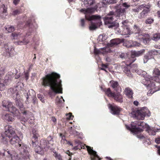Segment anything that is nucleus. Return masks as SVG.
<instances>
[{
    "label": "nucleus",
    "mask_w": 160,
    "mask_h": 160,
    "mask_svg": "<svg viewBox=\"0 0 160 160\" xmlns=\"http://www.w3.org/2000/svg\"><path fill=\"white\" fill-rule=\"evenodd\" d=\"M60 77L59 74L54 72L48 74L42 78V85L44 87L49 86L55 93H62V81L58 80Z\"/></svg>",
    "instance_id": "1"
},
{
    "label": "nucleus",
    "mask_w": 160,
    "mask_h": 160,
    "mask_svg": "<svg viewBox=\"0 0 160 160\" xmlns=\"http://www.w3.org/2000/svg\"><path fill=\"white\" fill-rule=\"evenodd\" d=\"M13 137L10 140L11 144L15 147L18 148L22 153H23L25 155L28 156L29 153L28 150L29 148H28L26 145L22 144L20 143L19 139L18 137L16 135L12 137Z\"/></svg>",
    "instance_id": "2"
},
{
    "label": "nucleus",
    "mask_w": 160,
    "mask_h": 160,
    "mask_svg": "<svg viewBox=\"0 0 160 160\" xmlns=\"http://www.w3.org/2000/svg\"><path fill=\"white\" fill-rule=\"evenodd\" d=\"M151 80H153L156 82L160 83V79L158 76H156L152 78L151 77L150 79L149 80L145 81H147V82L144 83V84L146 86L147 88L149 89V91L148 92L147 94L148 96L150 95L149 94H152L154 92L160 90V88H159L157 87H155V84L154 82H151Z\"/></svg>",
    "instance_id": "3"
},
{
    "label": "nucleus",
    "mask_w": 160,
    "mask_h": 160,
    "mask_svg": "<svg viewBox=\"0 0 160 160\" xmlns=\"http://www.w3.org/2000/svg\"><path fill=\"white\" fill-rule=\"evenodd\" d=\"M116 14H114V12L111 11L104 18V23L108 28L115 29L118 27V24L115 22L116 19Z\"/></svg>",
    "instance_id": "4"
},
{
    "label": "nucleus",
    "mask_w": 160,
    "mask_h": 160,
    "mask_svg": "<svg viewBox=\"0 0 160 160\" xmlns=\"http://www.w3.org/2000/svg\"><path fill=\"white\" fill-rule=\"evenodd\" d=\"M95 9L93 8H88L87 9L83 8L80 10V12L83 13L85 14L86 19L89 21L97 20L100 21L101 17L100 15H92L90 16L88 14L92 13L94 12Z\"/></svg>",
    "instance_id": "5"
},
{
    "label": "nucleus",
    "mask_w": 160,
    "mask_h": 160,
    "mask_svg": "<svg viewBox=\"0 0 160 160\" xmlns=\"http://www.w3.org/2000/svg\"><path fill=\"white\" fill-rule=\"evenodd\" d=\"M144 124L145 125V123L143 122L136 121L132 123L131 127L127 125H126V127L128 129L130 130L132 132L136 134L138 132H140L142 131V129L138 128V127L141 126L143 127Z\"/></svg>",
    "instance_id": "6"
},
{
    "label": "nucleus",
    "mask_w": 160,
    "mask_h": 160,
    "mask_svg": "<svg viewBox=\"0 0 160 160\" xmlns=\"http://www.w3.org/2000/svg\"><path fill=\"white\" fill-rule=\"evenodd\" d=\"M4 48L3 55L7 58L12 57L16 54L14 47L9 43L5 44Z\"/></svg>",
    "instance_id": "7"
},
{
    "label": "nucleus",
    "mask_w": 160,
    "mask_h": 160,
    "mask_svg": "<svg viewBox=\"0 0 160 160\" xmlns=\"http://www.w3.org/2000/svg\"><path fill=\"white\" fill-rule=\"evenodd\" d=\"M10 90L12 92V96L13 98L16 100L15 103L16 105L19 108H22L23 105L22 103V100L20 98L19 94L17 91L16 88L10 89Z\"/></svg>",
    "instance_id": "8"
},
{
    "label": "nucleus",
    "mask_w": 160,
    "mask_h": 160,
    "mask_svg": "<svg viewBox=\"0 0 160 160\" xmlns=\"http://www.w3.org/2000/svg\"><path fill=\"white\" fill-rule=\"evenodd\" d=\"M48 142L45 140H41L40 142V145L42 149L45 151H48L53 144L52 138L49 136L47 138Z\"/></svg>",
    "instance_id": "9"
},
{
    "label": "nucleus",
    "mask_w": 160,
    "mask_h": 160,
    "mask_svg": "<svg viewBox=\"0 0 160 160\" xmlns=\"http://www.w3.org/2000/svg\"><path fill=\"white\" fill-rule=\"evenodd\" d=\"M148 112L149 111L146 108H144L143 109L138 111L136 112H132L131 114H134V117L137 119L143 120L146 116L147 115L148 117L150 116V114L148 113Z\"/></svg>",
    "instance_id": "10"
},
{
    "label": "nucleus",
    "mask_w": 160,
    "mask_h": 160,
    "mask_svg": "<svg viewBox=\"0 0 160 160\" xmlns=\"http://www.w3.org/2000/svg\"><path fill=\"white\" fill-rule=\"evenodd\" d=\"M145 50L144 49L140 51H132L131 54V57L127 58V61L129 62V63L127 65H130L136 60L134 58L136 57H138L142 55L144 53Z\"/></svg>",
    "instance_id": "11"
},
{
    "label": "nucleus",
    "mask_w": 160,
    "mask_h": 160,
    "mask_svg": "<svg viewBox=\"0 0 160 160\" xmlns=\"http://www.w3.org/2000/svg\"><path fill=\"white\" fill-rule=\"evenodd\" d=\"M2 105L6 111L14 113L17 111L16 108L12 105V103L7 100H4L2 102Z\"/></svg>",
    "instance_id": "12"
},
{
    "label": "nucleus",
    "mask_w": 160,
    "mask_h": 160,
    "mask_svg": "<svg viewBox=\"0 0 160 160\" xmlns=\"http://www.w3.org/2000/svg\"><path fill=\"white\" fill-rule=\"evenodd\" d=\"M121 5L116 6L115 8L117 10L115 12H114V14H116L115 18H120L121 19H123L125 18V10L124 8H119L121 7Z\"/></svg>",
    "instance_id": "13"
},
{
    "label": "nucleus",
    "mask_w": 160,
    "mask_h": 160,
    "mask_svg": "<svg viewBox=\"0 0 160 160\" xmlns=\"http://www.w3.org/2000/svg\"><path fill=\"white\" fill-rule=\"evenodd\" d=\"M5 134L6 137L10 138L16 135L14 129L10 126H6L5 127Z\"/></svg>",
    "instance_id": "14"
},
{
    "label": "nucleus",
    "mask_w": 160,
    "mask_h": 160,
    "mask_svg": "<svg viewBox=\"0 0 160 160\" xmlns=\"http://www.w3.org/2000/svg\"><path fill=\"white\" fill-rule=\"evenodd\" d=\"M94 53L95 55H100L102 54H105L107 52H111L110 48L109 47H106L99 49H97L95 48L94 49Z\"/></svg>",
    "instance_id": "15"
},
{
    "label": "nucleus",
    "mask_w": 160,
    "mask_h": 160,
    "mask_svg": "<svg viewBox=\"0 0 160 160\" xmlns=\"http://www.w3.org/2000/svg\"><path fill=\"white\" fill-rule=\"evenodd\" d=\"M135 71L138 74L144 78L143 81V82H144V81H148L150 79L151 76L147 74L145 71H143L141 69L135 70Z\"/></svg>",
    "instance_id": "16"
},
{
    "label": "nucleus",
    "mask_w": 160,
    "mask_h": 160,
    "mask_svg": "<svg viewBox=\"0 0 160 160\" xmlns=\"http://www.w3.org/2000/svg\"><path fill=\"white\" fill-rule=\"evenodd\" d=\"M25 96L27 99L26 103V104H28L32 100V98L36 97V93L33 90L30 89L28 90Z\"/></svg>",
    "instance_id": "17"
},
{
    "label": "nucleus",
    "mask_w": 160,
    "mask_h": 160,
    "mask_svg": "<svg viewBox=\"0 0 160 160\" xmlns=\"http://www.w3.org/2000/svg\"><path fill=\"white\" fill-rule=\"evenodd\" d=\"M86 147L89 153L93 156V157H91V160H96V158L94 157H96L98 158V160H100V158H99L97 154V152L95 151H93L92 150V148H91V147L90 146H87Z\"/></svg>",
    "instance_id": "18"
},
{
    "label": "nucleus",
    "mask_w": 160,
    "mask_h": 160,
    "mask_svg": "<svg viewBox=\"0 0 160 160\" xmlns=\"http://www.w3.org/2000/svg\"><path fill=\"white\" fill-rule=\"evenodd\" d=\"M108 107L111 110V113L113 115H118L120 111V108L116 106H113L112 105L109 104Z\"/></svg>",
    "instance_id": "19"
},
{
    "label": "nucleus",
    "mask_w": 160,
    "mask_h": 160,
    "mask_svg": "<svg viewBox=\"0 0 160 160\" xmlns=\"http://www.w3.org/2000/svg\"><path fill=\"white\" fill-rule=\"evenodd\" d=\"M122 35H127L131 33V30L129 26L122 27V30L119 32Z\"/></svg>",
    "instance_id": "20"
},
{
    "label": "nucleus",
    "mask_w": 160,
    "mask_h": 160,
    "mask_svg": "<svg viewBox=\"0 0 160 160\" xmlns=\"http://www.w3.org/2000/svg\"><path fill=\"white\" fill-rule=\"evenodd\" d=\"M111 86L114 90L117 91L120 89L121 91V89L120 87L118 82L113 80H112L110 82Z\"/></svg>",
    "instance_id": "21"
},
{
    "label": "nucleus",
    "mask_w": 160,
    "mask_h": 160,
    "mask_svg": "<svg viewBox=\"0 0 160 160\" xmlns=\"http://www.w3.org/2000/svg\"><path fill=\"white\" fill-rule=\"evenodd\" d=\"M112 98H114L116 101L118 102L122 103L123 102V97L122 94L119 92L116 93H114Z\"/></svg>",
    "instance_id": "22"
},
{
    "label": "nucleus",
    "mask_w": 160,
    "mask_h": 160,
    "mask_svg": "<svg viewBox=\"0 0 160 160\" xmlns=\"http://www.w3.org/2000/svg\"><path fill=\"white\" fill-rule=\"evenodd\" d=\"M140 36V38H142V40L141 41L144 44H146L148 43L150 40V36L148 34H144V36H142L141 33L139 34Z\"/></svg>",
    "instance_id": "23"
},
{
    "label": "nucleus",
    "mask_w": 160,
    "mask_h": 160,
    "mask_svg": "<svg viewBox=\"0 0 160 160\" xmlns=\"http://www.w3.org/2000/svg\"><path fill=\"white\" fill-rule=\"evenodd\" d=\"M149 8V7L145 8L142 12L138 15V18H142L146 16L148 13L150 11Z\"/></svg>",
    "instance_id": "24"
},
{
    "label": "nucleus",
    "mask_w": 160,
    "mask_h": 160,
    "mask_svg": "<svg viewBox=\"0 0 160 160\" xmlns=\"http://www.w3.org/2000/svg\"><path fill=\"white\" fill-rule=\"evenodd\" d=\"M121 43V40L117 38L112 40L110 42L109 44V46L115 47Z\"/></svg>",
    "instance_id": "25"
},
{
    "label": "nucleus",
    "mask_w": 160,
    "mask_h": 160,
    "mask_svg": "<svg viewBox=\"0 0 160 160\" xmlns=\"http://www.w3.org/2000/svg\"><path fill=\"white\" fill-rule=\"evenodd\" d=\"M124 92L127 97L129 98H132L133 92L132 90L129 88H125Z\"/></svg>",
    "instance_id": "26"
},
{
    "label": "nucleus",
    "mask_w": 160,
    "mask_h": 160,
    "mask_svg": "<svg viewBox=\"0 0 160 160\" xmlns=\"http://www.w3.org/2000/svg\"><path fill=\"white\" fill-rule=\"evenodd\" d=\"M145 127L147 128L146 130L149 135H154L155 134L156 131L155 128L151 127L147 125H146Z\"/></svg>",
    "instance_id": "27"
},
{
    "label": "nucleus",
    "mask_w": 160,
    "mask_h": 160,
    "mask_svg": "<svg viewBox=\"0 0 160 160\" xmlns=\"http://www.w3.org/2000/svg\"><path fill=\"white\" fill-rule=\"evenodd\" d=\"M3 118L8 122H12L14 120L13 116L10 114H6L3 117Z\"/></svg>",
    "instance_id": "28"
},
{
    "label": "nucleus",
    "mask_w": 160,
    "mask_h": 160,
    "mask_svg": "<svg viewBox=\"0 0 160 160\" xmlns=\"http://www.w3.org/2000/svg\"><path fill=\"white\" fill-rule=\"evenodd\" d=\"M3 79L0 78V90H3L5 88V82Z\"/></svg>",
    "instance_id": "29"
},
{
    "label": "nucleus",
    "mask_w": 160,
    "mask_h": 160,
    "mask_svg": "<svg viewBox=\"0 0 160 160\" xmlns=\"http://www.w3.org/2000/svg\"><path fill=\"white\" fill-rule=\"evenodd\" d=\"M1 9H2L1 10H3V15L2 17V18H4L5 16L7 15V8H5V6L4 4H2L1 6Z\"/></svg>",
    "instance_id": "30"
},
{
    "label": "nucleus",
    "mask_w": 160,
    "mask_h": 160,
    "mask_svg": "<svg viewBox=\"0 0 160 160\" xmlns=\"http://www.w3.org/2000/svg\"><path fill=\"white\" fill-rule=\"evenodd\" d=\"M106 94L108 97H112L114 95L115 93L112 92L110 88H108L107 90L105 91Z\"/></svg>",
    "instance_id": "31"
},
{
    "label": "nucleus",
    "mask_w": 160,
    "mask_h": 160,
    "mask_svg": "<svg viewBox=\"0 0 160 160\" xmlns=\"http://www.w3.org/2000/svg\"><path fill=\"white\" fill-rule=\"evenodd\" d=\"M132 42L131 41H126L124 42L123 45L128 48H129L132 47Z\"/></svg>",
    "instance_id": "32"
},
{
    "label": "nucleus",
    "mask_w": 160,
    "mask_h": 160,
    "mask_svg": "<svg viewBox=\"0 0 160 160\" xmlns=\"http://www.w3.org/2000/svg\"><path fill=\"white\" fill-rule=\"evenodd\" d=\"M123 71L127 75V76L129 77H132V74L130 70L127 68L124 67L123 68Z\"/></svg>",
    "instance_id": "33"
},
{
    "label": "nucleus",
    "mask_w": 160,
    "mask_h": 160,
    "mask_svg": "<svg viewBox=\"0 0 160 160\" xmlns=\"http://www.w3.org/2000/svg\"><path fill=\"white\" fill-rule=\"evenodd\" d=\"M152 54H150L149 52L146 55L144 56L143 58V62L144 63H145L148 62V60L150 58L149 56Z\"/></svg>",
    "instance_id": "34"
},
{
    "label": "nucleus",
    "mask_w": 160,
    "mask_h": 160,
    "mask_svg": "<svg viewBox=\"0 0 160 160\" xmlns=\"http://www.w3.org/2000/svg\"><path fill=\"white\" fill-rule=\"evenodd\" d=\"M127 55L125 53H121L120 55H119V56L120 57V58H122V59H125L126 60V65L127 66H129L130 65H127V64L129 63V62L127 61V58H126V57L127 56Z\"/></svg>",
    "instance_id": "35"
},
{
    "label": "nucleus",
    "mask_w": 160,
    "mask_h": 160,
    "mask_svg": "<svg viewBox=\"0 0 160 160\" xmlns=\"http://www.w3.org/2000/svg\"><path fill=\"white\" fill-rule=\"evenodd\" d=\"M53 155L55 158L56 160H62L61 156L58 153L56 152H54Z\"/></svg>",
    "instance_id": "36"
},
{
    "label": "nucleus",
    "mask_w": 160,
    "mask_h": 160,
    "mask_svg": "<svg viewBox=\"0 0 160 160\" xmlns=\"http://www.w3.org/2000/svg\"><path fill=\"white\" fill-rule=\"evenodd\" d=\"M5 29L8 32H11L14 30V28L13 26H8L5 28Z\"/></svg>",
    "instance_id": "37"
},
{
    "label": "nucleus",
    "mask_w": 160,
    "mask_h": 160,
    "mask_svg": "<svg viewBox=\"0 0 160 160\" xmlns=\"http://www.w3.org/2000/svg\"><path fill=\"white\" fill-rule=\"evenodd\" d=\"M140 33H141L142 36H144V34H146L142 33V32H139L138 33H135V37L136 38L137 40H139L140 41L142 40V38H140V36H139V34H140Z\"/></svg>",
    "instance_id": "38"
},
{
    "label": "nucleus",
    "mask_w": 160,
    "mask_h": 160,
    "mask_svg": "<svg viewBox=\"0 0 160 160\" xmlns=\"http://www.w3.org/2000/svg\"><path fill=\"white\" fill-rule=\"evenodd\" d=\"M153 74L154 75L160 76V70L158 68H155L153 70Z\"/></svg>",
    "instance_id": "39"
},
{
    "label": "nucleus",
    "mask_w": 160,
    "mask_h": 160,
    "mask_svg": "<svg viewBox=\"0 0 160 160\" xmlns=\"http://www.w3.org/2000/svg\"><path fill=\"white\" fill-rule=\"evenodd\" d=\"M97 28V26L96 25L91 22L90 25L89 27V29L90 30H95Z\"/></svg>",
    "instance_id": "40"
},
{
    "label": "nucleus",
    "mask_w": 160,
    "mask_h": 160,
    "mask_svg": "<svg viewBox=\"0 0 160 160\" xmlns=\"http://www.w3.org/2000/svg\"><path fill=\"white\" fill-rule=\"evenodd\" d=\"M149 53L152 54L153 55H157L159 54L160 55V50H152L149 51Z\"/></svg>",
    "instance_id": "41"
},
{
    "label": "nucleus",
    "mask_w": 160,
    "mask_h": 160,
    "mask_svg": "<svg viewBox=\"0 0 160 160\" xmlns=\"http://www.w3.org/2000/svg\"><path fill=\"white\" fill-rule=\"evenodd\" d=\"M8 154L10 155V156L12 160H15V154L13 153V152H12L10 151H7ZM15 155H16L15 154Z\"/></svg>",
    "instance_id": "42"
},
{
    "label": "nucleus",
    "mask_w": 160,
    "mask_h": 160,
    "mask_svg": "<svg viewBox=\"0 0 160 160\" xmlns=\"http://www.w3.org/2000/svg\"><path fill=\"white\" fill-rule=\"evenodd\" d=\"M154 21L153 18H148L145 21L146 24H151L153 23Z\"/></svg>",
    "instance_id": "43"
},
{
    "label": "nucleus",
    "mask_w": 160,
    "mask_h": 160,
    "mask_svg": "<svg viewBox=\"0 0 160 160\" xmlns=\"http://www.w3.org/2000/svg\"><path fill=\"white\" fill-rule=\"evenodd\" d=\"M28 43V42L26 41L25 40H23L22 41L16 42H15V43L16 45H22V44H27Z\"/></svg>",
    "instance_id": "44"
},
{
    "label": "nucleus",
    "mask_w": 160,
    "mask_h": 160,
    "mask_svg": "<svg viewBox=\"0 0 160 160\" xmlns=\"http://www.w3.org/2000/svg\"><path fill=\"white\" fill-rule=\"evenodd\" d=\"M32 133L33 136H32V138L35 139H37L39 136V134L36 132L35 131H34V130H32Z\"/></svg>",
    "instance_id": "45"
},
{
    "label": "nucleus",
    "mask_w": 160,
    "mask_h": 160,
    "mask_svg": "<svg viewBox=\"0 0 160 160\" xmlns=\"http://www.w3.org/2000/svg\"><path fill=\"white\" fill-rule=\"evenodd\" d=\"M5 68L3 67H1L0 68V76L3 75L5 73Z\"/></svg>",
    "instance_id": "46"
},
{
    "label": "nucleus",
    "mask_w": 160,
    "mask_h": 160,
    "mask_svg": "<svg viewBox=\"0 0 160 160\" xmlns=\"http://www.w3.org/2000/svg\"><path fill=\"white\" fill-rule=\"evenodd\" d=\"M128 20H125L124 21H123L122 22V27H124L125 26H129L128 25Z\"/></svg>",
    "instance_id": "47"
},
{
    "label": "nucleus",
    "mask_w": 160,
    "mask_h": 160,
    "mask_svg": "<svg viewBox=\"0 0 160 160\" xmlns=\"http://www.w3.org/2000/svg\"><path fill=\"white\" fill-rule=\"evenodd\" d=\"M38 97L42 102H44L42 95L41 94H38Z\"/></svg>",
    "instance_id": "48"
},
{
    "label": "nucleus",
    "mask_w": 160,
    "mask_h": 160,
    "mask_svg": "<svg viewBox=\"0 0 160 160\" xmlns=\"http://www.w3.org/2000/svg\"><path fill=\"white\" fill-rule=\"evenodd\" d=\"M2 141L3 144L7 145L8 144V140L5 137H2Z\"/></svg>",
    "instance_id": "49"
},
{
    "label": "nucleus",
    "mask_w": 160,
    "mask_h": 160,
    "mask_svg": "<svg viewBox=\"0 0 160 160\" xmlns=\"http://www.w3.org/2000/svg\"><path fill=\"white\" fill-rule=\"evenodd\" d=\"M132 44V47L139 46L140 45V43L138 42H137L136 41L133 42Z\"/></svg>",
    "instance_id": "50"
},
{
    "label": "nucleus",
    "mask_w": 160,
    "mask_h": 160,
    "mask_svg": "<svg viewBox=\"0 0 160 160\" xmlns=\"http://www.w3.org/2000/svg\"><path fill=\"white\" fill-rule=\"evenodd\" d=\"M108 65H107L102 64V68H101V69L107 72V71L106 69L108 68Z\"/></svg>",
    "instance_id": "51"
},
{
    "label": "nucleus",
    "mask_w": 160,
    "mask_h": 160,
    "mask_svg": "<svg viewBox=\"0 0 160 160\" xmlns=\"http://www.w3.org/2000/svg\"><path fill=\"white\" fill-rule=\"evenodd\" d=\"M132 11L134 12H139L140 11L139 10V9L138 8V7H137L135 8H132Z\"/></svg>",
    "instance_id": "52"
},
{
    "label": "nucleus",
    "mask_w": 160,
    "mask_h": 160,
    "mask_svg": "<svg viewBox=\"0 0 160 160\" xmlns=\"http://www.w3.org/2000/svg\"><path fill=\"white\" fill-rule=\"evenodd\" d=\"M146 5L145 4H142L138 6L139 9L140 10H141L143 8H144L145 7Z\"/></svg>",
    "instance_id": "53"
},
{
    "label": "nucleus",
    "mask_w": 160,
    "mask_h": 160,
    "mask_svg": "<svg viewBox=\"0 0 160 160\" xmlns=\"http://www.w3.org/2000/svg\"><path fill=\"white\" fill-rule=\"evenodd\" d=\"M152 39L154 41H157L159 39V38L158 37L157 35H154Z\"/></svg>",
    "instance_id": "54"
},
{
    "label": "nucleus",
    "mask_w": 160,
    "mask_h": 160,
    "mask_svg": "<svg viewBox=\"0 0 160 160\" xmlns=\"http://www.w3.org/2000/svg\"><path fill=\"white\" fill-rule=\"evenodd\" d=\"M20 13V12L18 10H16L15 11H14L13 12V14L14 15H16L18 14H19Z\"/></svg>",
    "instance_id": "55"
},
{
    "label": "nucleus",
    "mask_w": 160,
    "mask_h": 160,
    "mask_svg": "<svg viewBox=\"0 0 160 160\" xmlns=\"http://www.w3.org/2000/svg\"><path fill=\"white\" fill-rule=\"evenodd\" d=\"M36 148L38 149V150H36V149H35V152L38 153H40V151L41 149V147H40L39 146H36Z\"/></svg>",
    "instance_id": "56"
},
{
    "label": "nucleus",
    "mask_w": 160,
    "mask_h": 160,
    "mask_svg": "<svg viewBox=\"0 0 160 160\" xmlns=\"http://www.w3.org/2000/svg\"><path fill=\"white\" fill-rule=\"evenodd\" d=\"M155 142L157 144H160V137L156 138L155 140Z\"/></svg>",
    "instance_id": "57"
},
{
    "label": "nucleus",
    "mask_w": 160,
    "mask_h": 160,
    "mask_svg": "<svg viewBox=\"0 0 160 160\" xmlns=\"http://www.w3.org/2000/svg\"><path fill=\"white\" fill-rule=\"evenodd\" d=\"M18 35V34H17L15 32L12 33V35L14 38H15L16 37H17Z\"/></svg>",
    "instance_id": "58"
},
{
    "label": "nucleus",
    "mask_w": 160,
    "mask_h": 160,
    "mask_svg": "<svg viewBox=\"0 0 160 160\" xmlns=\"http://www.w3.org/2000/svg\"><path fill=\"white\" fill-rule=\"evenodd\" d=\"M138 138L141 139H143L145 138V137L143 136L142 134H140L137 136Z\"/></svg>",
    "instance_id": "59"
},
{
    "label": "nucleus",
    "mask_w": 160,
    "mask_h": 160,
    "mask_svg": "<svg viewBox=\"0 0 160 160\" xmlns=\"http://www.w3.org/2000/svg\"><path fill=\"white\" fill-rule=\"evenodd\" d=\"M81 26L82 27H83L84 26V20L83 19H81Z\"/></svg>",
    "instance_id": "60"
},
{
    "label": "nucleus",
    "mask_w": 160,
    "mask_h": 160,
    "mask_svg": "<svg viewBox=\"0 0 160 160\" xmlns=\"http://www.w3.org/2000/svg\"><path fill=\"white\" fill-rule=\"evenodd\" d=\"M67 116H68V117L67 118H68V119H72V117H73V116H72V115L71 114V113H70L69 114H67Z\"/></svg>",
    "instance_id": "61"
},
{
    "label": "nucleus",
    "mask_w": 160,
    "mask_h": 160,
    "mask_svg": "<svg viewBox=\"0 0 160 160\" xmlns=\"http://www.w3.org/2000/svg\"><path fill=\"white\" fill-rule=\"evenodd\" d=\"M122 5L123 7H125L126 8H128L130 7V5L127 4L126 2L123 3Z\"/></svg>",
    "instance_id": "62"
},
{
    "label": "nucleus",
    "mask_w": 160,
    "mask_h": 160,
    "mask_svg": "<svg viewBox=\"0 0 160 160\" xmlns=\"http://www.w3.org/2000/svg\"><path fill=\"white\" fill-rule=\"evenodd\" d=\"M134 29L136 30L137 31H139L140 30L139 28L136 25H134Z\"/></svg>",
    "instance_id": "63"
},
{
    "label": "nucleus",
    "mask_w": 160,
    "mask_h": 160,
    "mask_svg": "<svg viewBox=\"0 0 160 160\" xmlns=\"http://www.w3.org/2000/svg\"><path fill=\"white\" fill-rule=\"evenodd\" d=\"M19 2V0H14L13 1V3L14 4L16 5L18 3V2Z\"/></svg>",
    "instance_id": "64"
}]
</instances>
